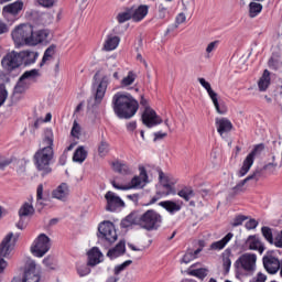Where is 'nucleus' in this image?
Returning a JSON list of instances; mask_svg holds the SVG:
<instances>
[{
	"label": "nucleus",
	"mask_w": 282,
	"mask_h": 282,
	"mask_svg": "<svg viewBox=\"0 0 282 282\" xmlns=\"http://www.w3.org/2000/svg\"><path fill=\"white\" fill-rule=\"evenodd\" d=\"M235 237V234L228 232L223 239L215 241L210 245L212 250H224L229 241Z\"/></svg>",
	"instance_id": "nucleus-33"
},
{
	"label": "nucleus",
	"mask_w": 282,
	"mask_h": 282,
	"mask_svg": "<svg viewBox=\"0 0 282 282\" xmlns=\"http://www.w3.org/2000/svg\"><path fill=\"white\" fill-rule=\"evenodd\" d=\"M216 127L219 135H224V133H230L232 131V121L228 118H216Z\"/></svg>",
	"instance_id": "nucleus-21"
},
{
	"label": "nucleus",
	"mask_w": 282,
	"mask_h": 282,
	"mask_svg": "<svg viewBox=\"0 0 282 282\" xmlns=\"http://www.w3.org/2000/svg\"><path fill=\"white\" fill-rule=\"evenodd\" d=\"M230 257H232V250L230 249H226L221 254L224 274H229L230 268H232V260Z\"/></svg>",
	"instance_id": "nucleus-32"
},
{
	"label": "nucleus",
	"mask_w": 282,
	"mask_h": 282,
	"mask_svg": "<svg viewBox=\"0 0 282 282\" xmlns=\"http://www.w3.org/2000/svg\"><path fill=\"white\" fill-rule=\"evenodd\" d=\"M36 199L37 202H40L41 199L43 202H47L50 199V193H44L43 194V184H40L37 186V191H36Z\"/></svg>",
	"instance_id": "nucleus-44"
},
{
	"label": "nucleus",
	"mask_w": 282,
	"mask_h": 282,
	"mask_svg": "<svg viewBox=\"0 0 282 282\" xmlns=\"http://www.w3.org/2000/svg\"><path fill=\"white\" fill-rule=\"evenodd\" d=\"M198 83L206 89L217 113L220 116H225V113H228V107H226V104L219 102L218 95L213 90V87H210V83L206 82L204 77L198 78Z\"/></svg>",
	"instance_id": "nucleus-8"
},
{
	"label": "nucleus",
	"mask_w": 282,
	"mask_h": 282,
	"mask_svg": "<svg viewBox=\"0 0 282 282\" xmlns=\"http://www.w3.org/2000/svg\"><path fill=\"white\" fill-rule=\"evenodd\" d=\"M197 268V263H194L189 267L187 270L188 276H195L196 279H199V281H204L206 276H208V269L206 268H198V269H193Z\"/></svg>",
	"instance_id": "nucleus-24"
},
{
	"label": "nucleus",
	"mask_w": 282,
	"mask_h": 282,
	"mask_svg": "<svg viewBox=\"0 0 282 282\" xmlns=\"http://www.w3.org/2000/svg\"><path fill=\"white\" fill-rule=\"evenodd\" d=\"M166 135H169V133L166 132H162V131L154 132V142H158V140H164Z\"/></svg>",
	"instance_id": "nucleus-59"
},
{
	"label": "nucleus",
	"mask_w": 282,
	"mask_h": 282,
	"mask_svg": "<svg viewBox=\"0 0 282 282\" xmlns=\"http://www.w3.org/2000/svg\"><path fill=\"white\" fill-rule=\"evenodd\" d=\"M43 263L46 268H50L51 270H53L54 268H52V265H54V258L53 257H46L43 260Z\"/></svg>",
	"instance_id": "nucleus-58"
},
{
	"label": "nucleus",
	"mask_w": 282,
	"mask_h": 282,
	"mask_svg": "<svg viewBox=\"0 0 282 282\" xmlns=\"http://www.w3.org/2000/svg\"><path fill=\"white\" fill-rule=\"evenodd\" d=\"M147 14H149V6L141 4L133 11L132 21H134V23H140V21H143L147 18Z\"/></svg>",
	"instance_id": "nucleus-29"
},
{
	"label": "nucleus",
	"mask_w": 282,
	"mask_h": 282,
	"mask_svg": "<svg viewBox=\"0 0 282 282\" xmlns=\"http://www.w3.org/2000/svg\"><path fill=\"white\" fill-rule=\"evenodd\" d=\"M186 21V14L184 13H178L176 17V23L177 25H182Z\"/></svg>",
	"instance_id": "nucleus-62"
},
{
	"label": "nucleus",
	"mask_w": 282,
	"mask_h": 282,
	"mask_svg": "<svg viewBox=\"0 0 282 282\" xmlns=\"http://www.w3.org/2000/svg\"><path fill=\"white\" fill-rule=\"evenodd\" d=\"M70 135H73V138H77V139L80 138V124H78L77 121H74V123H73Z\"/></svg>",
	"instance_id": "nucleus-51"
},
{
	"label": "nucleus",
	"mask_w": 282,
	"mask_h": 282,
	"mask_svg": "<svg viewBox=\"0 0 282 282\" xmlns=\"http://www.w3.org/2000/svg\"><path fill=\"white\" fill-rule=\"evenodd\" d=\"M34 76H36V68L23 73L14 87V94H24L30 88V85L34 83Z\"/></svg>",
	"instance_id": "nucleus-10"
},
{
	"label": "nucleus",
	"mask_w": 282,
	"mask_h": 282,
	"mask_svg": "<svg viewBox=\"0 0 282 282\" xmlns=\"http://www.w3.org/2000/svg\"><path fill=\"white\" fill-rule=\"evenodd\" d=\"M55 54H56V45L52 44L50 47L45 50L42 62L40 63V67H43L45 64L48 63V61H52Z\"/></svg>",
	"instance_id": "nucleus-39"
},
{
	"label": "nucleus",
	"mask_w": 282,
	"mask_h": 282,
	"mask_svg": "<svg viewBox=\"0 0 282 282\" xmlns=\"http://www.w3.org/2000/svg\"><path fill=\"white\" fill-rule=\"evenodd\" d=\"M135 129H138V122L135 121H131L127 124V130L128 131H135Z\"/></svg>",
	"instance_id": "nucleus-63"
},
{
	"label": "nucleus",
	"mask_w": 282,
	"mask_h": 282,
	"mask_svg": "<svg viewBox=\"0 0 282 282\" xmlns=\"http://www.w3.org/2000/svg\"><path fill=\"white\" fill-rule=\"evenodd\" d=\"M11 282H36V262L32 259L26 260L23 278H13Z\"/></svg>",
	"instance_id": "nucleus-11"
},
{
	"label": "nucleus",
	"mask_w": 282,
	"mask_h": 282,
	"mask_svg": "<svg viewBox=\"0 0 282 282\" xmlns=\"http://www.w3.org/2000/svg\"><path fill=\"white\" fill-rule=\"evenodd\" d=\"M52 41V31L48 29L39 30L36 33V45H48Z\"/></svg>",
	"instance_id": "nucleus-27"
},
{
	"label": "nucleus",
	"mask_w": 282,
	"mask_h": 282,
	"mask_svg": "<svg viewBox=\"0 0 282 282\" xmlns=\"http://www.w3.org/2000/svg\"><path fill=\"white\" fill-rule=\"evenodd\" d=\"M268 281V275L259 272L256 278L252 279V282H265Z\"/></svg>",
	"instance_id": "nucleus-57"
},
{
	"label": "nucleus",
	"mask_w": 282,
	"mask_h": 282,
	"mask_svg": "<svg viewBox=\"0 0 282 282\" xmlns=\"http://www.w3.org/2000/svg\"><path fill=\"white\" fill-rule=\"evenodd\" d=\"M69 195V186L67 183L59 184L53 192L52 197L54 199H59L61 202H65Z\"/></svg>",
	"instance_id": "nucleus-22"
},
{
	"label": "nucleus",
	"mask_w": 282,
	"mask_h": 282,
	"mask_svg": "<svg viewBox=\"0 0 282 282\" xmlns=\"http://www.w3.org/2000/svg\"><path fill=\"white\" fill-rule=\"evenodd\" d=\"M46 147L36 152V169L41 173L42 177L50 175L52 173V160H54V138L52 135H46L44 138Z\"/></svg>",
	"instance_id": "nucleus-5"
},
{
	"label": "nucleus",
	"mask_w": 282,
	"mask_h": 282,
	"mask_svg": "<svg viewBox=\"0 0 282 282\" xmlns=\"http://www.w3.org/2000/svg\"><path fill=\"white\" fill-rule=\"evenodd\" d=\"M11 39L15 50L21 47H34L36 37H34V26L30 23H22L11 31Z\"/></svg>",
	"instance_id": "nucleus-4"
},
{
	"label": "nucleus",
	"mask_w": 282,
	"mask_h": 282,
	"mask_svg": "<svg viewBox=\"0 0 282 282\" xmlns=\"http://www.w3.org/2000/svg\"><path fill=\"white\" fill-rule=\"evenodd\" d=\"M102 257V252L98 247H94L88 251V265L94 267L100 263V258Z\"/></svg>",
	"instance_id": "nucleus-30"
},
{
	"label": "nucleus",
	"mask_w": 282,
	"mask_h": 282,
	"mask_svg": "<svg viewBox=\"0 0 282 282\" xmlns=\"http://www.w3.org/2000/svg\"><path fill=\"white\" fill-rule=\"evenodd\" d=\"M12 159L0 156V169L3 170L6 166H10Z\"/></svg>",
	"instance_id": "nucleus-55"
},
{
	"label": "nucleus",
	"mask_w": 282,
	"mask_h": 282,
	"mask_svg": "<svg viewBox=\"0 0 282 282\" xmlns=\"http://www.w3.org/2000/svg\"><path fill=\"white\" fill-rule=\"evenodd\" d=\"M36 61V53L30 51H11L4 55L1 61V65L6 72L12 73L14 69H19L23 63L25 65H32Z\"/></svg>",
	"instance_id": "nucleus-3"
},
{
	"label": "nucleus",
	"mask_w": 282,
	"mask_h": 282,
	"mask_svg": "<svg viewBox=\"0 0 282 282\" xmlns=\"http://www.w3.org/2000/svg\"><path fill=\"white\" fill-rule=\"evenodd\" d=\"M261 235L268 243H270L271 246L272 243H274V232L272 231V228L268 226L261 227Z\"/></svg>",
	"instance_id": "nucleus-41"
},
{
	"label": "nucleus",
	"mask_w": 282,
	"mask_h": 282,
	"mask_svg": "<svg viewBox=\"0 0 282 282\" xmlns=\"http://www.w3.org/2000/svg\"><path fill=\"white\" fill-rule=\"evenodd\" d=\"M88 152L85 150V147L79 145L74 154H73V162H77L78 164H83L87 160Z\"/></svg>",
	"instance_id": "nucleus-34"
},
{
	"label": "nucleus",
	"mask_w": 282,
	"mask_h": 282,
	"mask_svg": "<svg viewBox=\"0 0 282 282\" xmlns=\"http://www.w3.org/2000/svg\"><path fill=\"white\" fill-rule=\"evenodd\" d=\"M142 122L148 127V129H153L158 124H162V117L158 116V112L151 107H145L142 113Z\"/></svg>",
	"instance_id": "nucleus-12"
},
{
	"label": "nucleus",
	"mask_w": 282,
	"mask_h": 282,
	"mask_svg": "<svg viewBox=\"0 0 282 282\" xmlns=\"http://www.w3.org/2000/svg\"><path fill=\"white\" fill-rule=\"evenodd\" d=\"M270 70L264 69L261 78L258 82V87L260 91H265L270 87Z\"/></svg>",
	"instance_id": "nucleus-37"
},
{
	"label": "nucleus",
	"mask_w": 282,
	"mask_h": 282,
	"mask_svg": "<svg viewBox=\"0 0 282 282\" xmlns=\"http://www.w3.org/2000/svg\"><path fill=\"white\" fill-rule=\"evenodd\" d=\"M6 100H8V90L6 84H0V107H3Z\"/></svg>",
	"instance_id": "nucleus-47"
},
{
	"label": "nucleus",
	"mask_w": 282,
	"mask_h": 282,
	"mask_svg": "<svg viewBox=\"0 0 282 282\" xmlns=\"http://www.w3.org/2000/svg\"><path fill=\"white\" fill-rule=\"evenodd\" d=\"M105 199L107 200L106 210L109 213H115L118 208H123L124 200L120 198V196L116 195L113 192H107L105 195Z\"/></svg>",
	"instance_id": "nucleus-17"
},
{
	"label": "nucleus",
	"mask_w": 282,
	"mask_h": 282,
	"mask_svg": "<svg viewBox=\"0 0 282 282\" xmlns=\"http://www.w3.org/2000/svg\"><path fill=\"white\" fill-rule=\"evenodd\" d=\"M166 7L164 4L159 6V17L160 19H165L166 18Z\"/></svg>",
	"instance_id": "nucleus-60"
},
{
	"label": "nucleus",
	"mask_w": 282,
	"mask_h": 282,
	"mask_svg": "<svg viewBox=\"0 0 282 282\" xmlns=\"http://www.w3.org/2000/svg\"><path fill=\"white\" fill-rule=\"evenodd\" d=\"M97 237L99 241H102L104 243H108V246H111V243H116L118 241V232L116 231V226L113 223L109 220H104L98 226V234Z\"/></svg>",
	"instance_id": "nucleus-7"
},
{
	"label": "nucleus",
	"mask_w": 282,
	"mask_h": 282,
	"mask_svg": "<svg viewBox=\"0 0 282 282\" xmlns=\"http://www.w3.org/2000/svg\"><path fill=\"white\" fill-rule=\"evenodd\" d=\"M111 166L112 171H115V173H119V175H131V173H133L131 166L120 161L112 162Z\"/></svg>",
	"instance_id": "nucleus-26"
},
{
	"label": "nucleus",
	"mask_w": 282,
	"mask_h": 282,
	"mask_svg": "<svg viewBox=\"0 0 282 282\" xmlns=\"http://www.w3.org/2000/svg\"><path fill=\"white\" fill-rule=\"evenodd\" d=\"M127 250V246L124 245V241H120L113 249H110L108 251V257H111L112 259H117V257H122Z\"/></svg>",
	"instance_id": "nucleus-35"
},
{
	"label": "nucleus",
	"mask_w": 282,
	"mask_h": 282,
	"mask_svg": "<svg viewBox=\"0 0 282 282\" xmlns=\"http://www.w3.org/2000/svg\"><path fill=\"white\" fill-rule=\"evenodd\" d=\"M21 10H23V1L18 0L13 3L4 6L2 9V14L4 19H10V17H12V21H17V19H19Z\"/></svg>",
	"instance_id": "nucleus-16"
},
{
	"label": "nucleus",
	"mask_w": 282,
	"mask_h": 282,
	"mask_svg": "<svg viewBox=\"0 0 282 282\" xmlns=\"http://www.w3.org/2000/svg\"><path fill=\"white\" fill-rule=\"evenodd\" d=\"M113 111L118 118H133L138 113L140 105L138 100L128 93H116L112 97Z\"/></svg>",
	"instance_id": "nucleus-2"
},
{
	"label": "nucleus",
	"mask_w": 282,
	"mask_h": 282,
	"mask_svg": "<svg viewBox=\"0 0 282 282\" xmlns=\"http://www.w3.org/2000/svg\"><path fill=\"white\" fill-rule=\"evenodd\" d=\"M110 79L109 76L104 75L97 86V90L95 94L96 102H101L105 98V94H107V87L109 86Z\"/></svg>",
	"instance_id": "nucleus-20"
},
{
	"label": "nucleus",
	"mask_w": 282,
	"mask_h": 282,
	"mask_svg": "<svg viewBox=\"0 0 282 282\" xmlns=\"http://www.w3.org/2000/svg\"><path fill=\"white\" fill-rule=\"evenodd\" d=\"M191 261H195V254H193V251L186 252L183 256L181 263H191Z\"/></svg>",
	"instance_id": "nucleus-52"
},
{
	"label": "nucleus",
	"mask_w": 282,
	"mask_h": 282,
	"mask_svg": "<svg viewBox=\"0 0 282 282\" xmlns=\"http://www.w3.org/2000/svg\"><path fill=\"white\" fill-rule=\"evenodd\" d=\"M257 226H259V221H257V219L251 218L249 221L246 223L245 227L247 228V230H254V228H257Z\"/></svg>",
	"instance_id": "nucleus-54"
},
{
	"label": "nucleus",
	"mask_w": 282,
	"mask_h": 282,
	"mask_svg": "<svg viewBox=\"0 0 282 282\" xmlns=\"http://www.w3.org/2000/svg\"><path fill=\"white\" fill-rule=\"evenodd\" d=\"M52 248V240L47 235L40 234L36 238V257L42 258L50 252Z\"/></svg>",
	"instance_id": "nucleus-14"
},
{
	"label": "nucleus",
	"mask_w": 282,
	"mask_h": 282,
	"mask_svg": "<svg viewBox=\"0 0 282 282\" xmlns=\"http://www.w3.org/2000/svg\"><path fill=\"white\" fill-rule=\"evenodd\" d=\"M263 12V4L259 2L249 3V19H257Z\"/></svg>",
	"instance_id": "nucleus-36"
},
{
	"label": "nucleus",
	"mask_w": 282,
	"mask_h": 282,
	"mask_svg": "<svg viewBox=\"0 0 282 282\" xmlns=\"http://www.w3.org/2000/svg\"><path fill=\"white\" fill-rule=\"evenodd\" d=\"M135 78H138V75L133 70H129L128 75L121 79L120 86L122 89L131 87L135 83Z\"/></svg>",
	"instance_id": "nucleus-40"
},
{
	"label": "nucleus",
	"mask_w": 282,
	"mask_h": 282,
	"mask_svg": "<svg viewBox=\"0 0 282 282\" xmlns=\"http://www.w3.org/2000/svg\"><path fill=\"white\" fill-rule=\"evenodd\" d=\"M236 279L252 276L257 271V256L254 253H243L234 263Z\"/></svg>",
	"instance_id": "nucleus-6"
},
{
	"label": "nucleus",
	"mask_w": 282,
	"mask_h": 282,
	"mask_svg": "<svg viewBox=\"0 0 282 282\" xmlns=\"http://www.w3.org/2000/svg\"><path fill=\"white\" fill-rule=\"evenodd\" d=\"M159 206L164 208L170 215H175L182 210V206L173 200H163L159 203Z\"/></svg>",
	"instance_id": "nucleus-31"
},
{
	"label": "nucleus",
	"mask_w": 282,
	"mask_h": 282,
	"mask_svg": "<svg viewBox=\"0 0 282 282\" xmlns=\"http://www.w3.org/2000/svg\"><path fill=\"white\" fill-rule=\"evenodd\" d=\"M131 263H133L132 260H127L124 262H122L119 265L115 267V274L116 276H118V274H120V272H123V270H127V268H129V265H131Z\"/></svg>",
	"instance_id": "nucleus-46"
},
{
	"label": "nucleus",
	"mask_w": 282,
	"mask_h": 282,
	"mask_svg": "<svg viewBox=\"0 0 282 282\" xmlns=\"http://www.w3.org/2000/svg\"><path fill=\"white\" fill-rule=\"evenodd\" d=\"M18 239L19 236H14V234L9 232L0 243V257H10V253L14 250V245Z\"/></svg>",
	"instance_id": "nucleus-13"
},
{
	"label": "nucleus",
	"mask_w": 282,
	"mask_h": 282,
	"mask_svg": "<svg viewBox=\"0 0 282 282\" xmlns=\"http://www.w3.org/2000/svg\"><path fill=\"white\" fill-rule=\"evenodd\" d=\"M111 185L113 186V188H116L117 191H129V185H122L116 181L111 182Z\"/></svg>",
	"instance_id": "nucleus-56"
},
{
	"label": "nucleus",
	"mask_w": 282,
	"mask_h": 282,
	"mask_svg": "<svg viewBox=\"0 0 282 282\" xmlns=\"http://www.w3.org/2000/svg\"><path fill=\"white\" fill-rule=\"evenodd\" d=\"M36 122H52V115L47 112L44 119H37Z\"/></svg>",
	"instance_id": "nucleus-64"
},
{
	"label": "nucleus",
	"mask_w": 282,
	"mask_h": 282,
	"mask_svg": "<svg viewBox=\"0 0 282 282\" xmlns=\"http://www.w3.org/2000/svg\"><path fill=\"white\" fill-rule=\"evenodd\" d=\"M119 45H120V36L109 34L105 40L104 50L105 52H113V50H118Z\"/></svg>",
	"instance_id": "nucleus-23"
},
{
	"label": "nucleus",
	"mask_w": 282,
	"mask_h": 282,
	"mask_svg": "<svg viewBox=\"0 0 282 282\" xmlns=\"http://www.w3.org/2000/svg\"><path fill=\"white\" fill-rule=\"evenodd\" d=\"M271 246H275V248H282V230L274 235Z\"/></svg>",
	"instance_id": "nucleus-50"
},
{
	"label": "nucleus",
	"mask_w": 282,
	"mask_h": 282,
	"mask_svg": "<svg viewBox=\"0 0 282 282\" xmlns=\"http://www.w3.org/2000/svg\"><path fill=\"white\" fill-rule=\"evenodd\" d=\"M247 243L249 246V250H257L259 251V254L265 252V245H263L257 236H249Z\"/></svg>",
	"instance_id": "nucleus-28"
},
{
	"label": "nucleus",
	"mask_w": 282,
	"mask_h": 282,
	"mask_svg": "<svg viewBox=\"0 0 282 282\" xmlns=\"http://www.w3.org/2000/svg\"><path fill=\"white\" fill-rule=\"evenodd\" d=\"M257 151H259V145H256L254 149L245 159L242 166L238 172V177H243L245 175H248V172L250 171V169H252V164H254Z\"/></svg>",
	"instance_id": "nucleus-19"
},
{
	"label": "nucleus",
	"mask_w": 282,
	"mask_h": 282,
	"mask_svg": "<svg viewBox=\"0 0 282 282\" xmlns=\"http://www.w3.org/2000/svg\"><path fill=\"white\" fill-rule=\"evenodd\" d=\"M159 180L166 192L158 191L155 196H153L151 200L148 203V206H153V204L159 202V199H162V197L171 195V191H173V186L171 185V176L164 174L162 170H159Z\"/></svg>",
	"instance_id": "nucleus-9"
},
{
	"label": "nucleus",
	"mask_w": 282,
	"mask_h": 282,
	"mask_svg": "<svg viewBox=\"0 0 282 282\" xmlns=\"http://www.w3.org/2000/svg\"><path fill=\"white\" fill-rule=\"evenodd\" d=\"M122 228H131V226H140L143 230H158L162 226V215L155 209H148L145 213L140 214L132 212L121 221Z\"/></svg>",
	"instance_id": "nucleus-1"
},
{
	"label": "nucleus",
	"mask_w": 282,
	"mask_h": 282,
	"mask_svg": "<svg viewBox=\"0 0 282 282\" xmlns=\"http://www.w3.org/2000/svg\"><path fill=\"white\" fill-rule=\"evenodd\" d=\"M248 220V217L245 215H238L234 218V221L231 223V226L234 228H237V226H241L243 221Z\"/></svg>",
	"instance_id": "nucleus-49"
},
{
	"label": "nucleus",
	"mask_w": 282,
	"mask_h": 282,
	"mask_svg": "<svg viewBox=\"0 0 282 282\" xmlns=\"http://www.w3.org/2000/svg\"><path fill=\"white\" fill-rule=\"evenodd\" d=\"M217 47H219V40L210 42L206 47V53L210 54L212 52H215Z\"/></svg>",
	"instance_id": "nucleus-53"
},
{
	"label": "nucleus",
	"mask_w": 282,
	"mask_h": 282,
	"mask_svg": "<svg viewBox=\"0 0 282 282\" xmlns=\"http://www.w3.org/2000/svg\"><path fill=\"white\" fill-rule=\"evenodd\" d=\"M110 145L106 140H101L98 144V155L99 158H107L109 155Z\"/></svg>",
	"instance_id": "nucleus-42"
},
{
	"label": "nucleus",
	"mask_w": 282,
	"mask_h": 282,
	"mask_svg": "<svg viewBox=\"0 0 282 282\" xmlns=\"http://www.w3.org/2000/svg\"><path fill=\"white\" fill-rule=\"evenodd\" d=\"M177 195L184 199V202H191V199L195 197V189H193L191 186H185L177 192Z\"/></svg>",
	"instance_id": "nucleus-38"
},
{
	"label": "nucleus",
	"mask_w": 282,
	"mask_h": 282,
	"mask_svg": "<svg viewBox=\"0 0 282 282\" xmlns=\"http://www.w3.org/2000/svg\"><path fill=\"white\" fill-rule=\"evenodd\" d=\"M18 215L20 217V220L17 223V228H19V230H24L26 224L23 220L24 217H32V215H34V205H32V200L24 203L19 212Z\"/></svg>",
	"instance_id": "nucleus-15"
},
{
	"label": "nucleus",
	"mask_w": 282,
	"mask_h": 282,
	"mask_svg": "<svg viewBox=\"0 0 282 282\" xmlns=\"http://www.w3.org/2000/svg\"><path fill=\"white\" fill-rule=\"evenodd\" d=\"M9 31L10 29L8 28V24L0 20V34H7Z\"/></svg>",
	"instance_id": "nucleus-61"
},
{
	"label": "nucleus",
	"mask_w": 282,
	"mask_h": 282,
	"mask_svg": "<svg viewBox=\"0 0 282 282\" xmlns=\"http://www.w3.org/2000/svg\"><path fill=\"white\" fill-rule=\"evenodd\" d=\"M77 274H79V276H87V274H91V269L89 268V262H87V264L78 265Z\"/></svg>",
	"instance_id": "nucleus-45"
},
{
	"label": "nucleus",
	"mask_w": 282,
	"mask_h": 282,
	"mask_svg": "<svg viewBox=\"0 0 282 282\" xmlns=\"http://www.w3.org/2000/svg\"><path fill=\"white\" fill-rule=\"evenodd\" d=\"M139 171V176H134L128 184L129 191H131V188H144V186L149 184V174L147 173V169L144 166H140Z\"/></svg>",
	"instance_id": "nucleus-18"
},
{
	"label": "nucleus",
	"mask_w": 282,
	"mask_h": 282,
	"mask_svg": "<svg viewBox=\"0 0 282 282\" xmlns=\"http://www.w3.org/2000/svg\"><path fill=\"white\" fill-rule=\"evenodd\" d=\"M36 2L41 8H46L47 10L56 6V0H36Z\"/></svg>",
	"instance_id": "nucleus-48"
},
{
	"label": "nucleus",
	"mask_w": 282,
	"mask_h": 282,
	"mask_svg": "<svg viewBox=\"0 0 282 282\" xmlns=\"http://www.w3.org/2000/svg\"><path fill=\"white\" fill-rule=\"evenodd\" d=\"M257 177V174H251L247 176L245 180L240 181L235 187H232L229 192V195L231 197H237V195L243 193V186L250 182V180H254Z\"/></svg>",
	"instance_id": "nucleus-25"
},
{
	"label": "nucleus",
	"mask_w": 282,
	"mask_h": 282,
	"mask_svg": "<svg viewBox=\"0 0 282 282\" xmlns=\"http://www.w3.org/2000/svg\"><path fill=\"white\" fill-rule=\"evenodd\" d=\"M133 19L131 11L120 12L117 15L118 23H127V21H131Z\"/></svg>",
	"instance_id": "nucleus-43"
}]
</instances>
